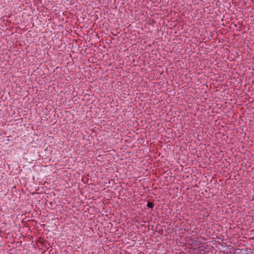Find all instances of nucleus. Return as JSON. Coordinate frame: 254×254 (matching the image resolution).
<instances>
[{"instance_id":"nucleus-1","label":"nucleus","mask_w":254,"mask_h":254,"mask_svg":"<svg viewBox=\"0 0 254 254\" xmlns=\"http://www.w3.org/2000/svg\"><path fill=\"white\" fill-rule=\"evenodd\" d=\"M175 67H174V64H168L167 66L166 67V71L168 73L169 72H172V73H176L177 71L178 72V73H183L184 72V70L182 69V67L180 69V71H179V69H178V66H180L181 64H175Z\"/></svg>"},{"instance_id":"nucleus-2","label":"nucleus","mask_w":254,"mask_h":254,"mask_svg":"<svg viewBox=\"0 0 254 254\" xmlns=\"http://www.w3.org/2000/svg\"><path fill=\"white\" fill-rule=\"evenodd\" d=\"M74 64H67L66 66H57L54 68L53 71L56 72V73H59L62 74H66V70H69L68 66H72Z\"/></svg>"},{"instance_id":"nucleus-3","label":"nucleus","mask_w":254,"mask_h":254,"mask_svg":"<svg viewBox=\"0 0 254 254\" xmlns=\"http://www.w3.org/2000/svg\"><path fill=\"white\" fill-rule=\"evenodd\" d=\"M204 65L205 64H194L193 67L195 66L194 69H196V70L197 71L198 68L200 69V70H202V68H206V66H204Z\"/></svg>"},{"instance_id":"nucleus-4","label":"nucleus","mask_w":254,"mask_h":254,"mask_svg":"<svg viewBox=\"0 0 254 254\" xmlns=\"http://www.w3.org/2000/svg\"><path fill=\"white\" fill-rule=\"evenodd\" d=\"M109 69H106L105 70L102 67H99V69L97 70L96 71H95L94 72H96V73H99V74H100V73L102 74L104 72H106Z\"/></svg>"},{"instance_id":"nucleus-5","label":"nucleus","mask_w":254,"mask_h":254,"mask_svg":"<svg viewBox=\"0 0 254 254\" xmlns=\"http://www.w3.org/2000/svg\"><path fill=\"white\" fill-rule=\"evenodd\" d=\"M145 64H138V67L137 68V70H140L142 73L145 72L146 69H144L143 67H141L142 65H145Z\"/></svg>"},{"instance_id":"nucleus-6","label":"nucleus","mask_w":254,"mask_h":254,"mask_svg":"<svg viewBox=\"0 0 254 254\" xmlns=\"http://www.w3.org/2000/svg\"><path fill=\"white\" fill-rule=\"evenodd\" d=\"M146 206L148 207V208L153 209L154 207V203L148 201L147 203Z\"/></svg>"},{"instance_id":"nucleus-7","label":"nucleus","mask_w":254,"mask_h":254,"mask_svg":"<svg viewBox=\"0 0 254 254\" xmlns=\"http://www.w3.org/2000/svg\"><path fill=\"white\" fill-rule=\"evenodd\" d=\"M97 65H101L100 64H96V66H95V64H92V65L91 66V64H89L88 66L89 67H91L92 68H93V70H95V69H98V67H97ZM86 67H88V65H86Z\"/></svg>"},{"instance_id":"nucleus-8","label":"nucleus","mask_w":254,"mask_h":254,"mask_svg":"<svg viewBox=\"0 0 254 254\" xmlns=\"http://www.w3.org/2000/svg\"><path fill=\"white\" fill-rule=\"evenodd\" d=\"M85 65V64H79L78 65V68L79 69H81V68H85V67H84Z\"/></svg>"},{"instance_id":"nucleus-9","label":"nucleus","mask_w":254,"mask_h":254,"mask_svg":"<svg viewBox=\"0 0 254 254\" xmlns=\"http://www.w3.org/2000/svg\"><path fill=\"white\" fill-rule=\"evenodd\" d=\"M138 65V64H133V66L134 67V68H135V67H137V66ZM135 68L134 69H132V70H134Z\"/></svg>"},{"instance_id":"nucleus-10","label":"nucleus","mask_w":254,"mask_h":254,"mask_svg":"<svg viewBox=\"0 0 254 254\" xmlns=\"http://www.w3.org/2000/svg\"><path fill=\"white\" fill-rule=\"evenodd\" d=\"M225 65H226V66H228L229 64H225ZM227 68H229V67H227Z\"/></svg>"},{"instance_id":"nucleus-11","label":"nucleus","mask_w":254,"mask_h":254,"mask_svg":"<svg viewBox=\"0 0 254 254\" xmlns=\"http://www.w3.org/2000/svg\"><path fill=\"white\" fill-rule=\"evenodd\" d=\"M51 67H54H54H55V65H53V66H52V65H51Z\"/></svg>"},{"instance_id":"nucleus-12","label":"nucleus","mask_w":254,"mask_h":254,"mask_svg":"<svg viewBox=\"0 0 254 254\" xmlns=\"http://www.w3.org/2000/svg\"><path fill=\"white\" fill-rule=\"evenodd\" d=\"M107 66L108 67V65L110 66L111 65V64H107Z\"/></svg>"},{"instance_id":"nucleus-13","label":"nucleus","mask_w":254,"mask_h":254,"mask_svg":"<svg viewBox=\"0 0 254 254\" xmlns=\"http://www.w3.org/2000/svg\"><path fill=\"white\" fill-rule=\"evenodd\" d=\"M188 69V67H187V68H186V69H185V70H187Z\"/></svg>"},{"instance_id":"nucleus-14","label":"nucleus","mask_w":254,"mask_h":254,"mask_svg":"<svg viewBox=\"0 0 254 254\" xmlns=\"http://www.w3.org/2000/svg\"><path fill=\"white\" fill-rule=\"evenodd\" d=\"M0 68H3V67H4V66H0Z\"/></svg>"},{"instance_id":"nucleus-15","label":"nucleus","mask_w":254,"mask_h":254,"mask_svg":"<svg viewBox=\"0 0 254 254\" xmlns=\"http://www.w3.org/2000/svg\"><path fill=\"white\" fill-rule=\"evenodd\" d=\"M127 65H128L127 64H126L125 67L127 68Z\"/></svg>"}]
</instances>
